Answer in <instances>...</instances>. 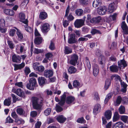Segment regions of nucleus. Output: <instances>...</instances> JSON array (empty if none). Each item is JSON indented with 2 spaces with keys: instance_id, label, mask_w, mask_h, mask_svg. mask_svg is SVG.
<instances>
[{
  "instance_id": "obj_10",
  "label": "nucleus",
  "mask_w": 128,
  "mask_h": 128,
  "mask_svg": "<svg viewBox=\"0 0 128 128\" xmlns=\"http://www.w3.org/2000/svg\"><path fill=\"white\" fill-rule=\"evenodd\" d=\"M106 7L104 6H100L98 8V14L100 15L104 14L107 11Z\"/></svg>"
},
{
  "instance_id": "obj_26",
  "label": "nucleus",
  "mask_w": 128,
  "mask_h": 128,
  "mask_svg": "<svg viewBox=\"0 0 128 128\" xmlns=\"http://www.w3.org/2000/svg\"><path fill=\"white\" fill-rule=\"evenodd\" d=\"M124 124L123 123L119 122L115 123L114 125L113 128H123Z\"/></svg>"
},
{
  "instance_id": "obj_37",
  "label": "nucleus",
  "mask_w": 128,
  "mask_h": 128,
  "mask_svg": "<svg viewBox=\"0 0 128 128\" xmlns=\"http://www.w3.org/2000/svg\"><path fill=\"white\" fill-rule=\"evenodd\" d=\"M64 53L66 54H68L72 52L71 48L68 46H65L64 48Z\"/></svg>"
},
{
  "instance_id": "obj_63",
  "label": "nucleus",
  "mask_w": 128,
  "mask_h": 128,
  "mask_svg": "<svg viewBox=\"0 0 128 128\" xmlns=\"http://www.w3.org/2000/svg\"><path fill=\"white\" fill-rule=\"evenodd\" d=\"M74 19V17L71 14H70L68 17V19L70 21H72Z\"/></svg>"
},
{
  "instance_id": "obj_52",
  "label": "nucleus",
  "mask_w": 128,
  "mask_h": 128,
  "mask_svg": "<svg viewBox=\"0 0 128 128\" xmlns=\"http://www.w3.org/2000/svg\"><path fill=\"white\" fill-rule=\"evenodd\" d=\"M117 15L116 14L114 13L113 15L110 16L109 17V18L111 20H114L116 19Z\"/></svg>"
},
{
  "instance_id": "obj_43",
  "label": "nucleus",
  "mask_w": 128,
  "mask_h": 128,
  "mask_svg": "<svg viewBox=\"0 0 128 128\" xmlns=\"http://www.w3.org/2000/svg\"><path fill=\"white\" fill-rule=\"evenodd\" d=\"M92 35H94L96 34H101L102 33L99 30L95 29H92L90 32Z\"/></svg>"
},
{
  "instance_id": "obj_41",
  "label": "nucleus",
  "mask_w": 128,
  "mask_h": 128,
  "mask_svg": "<svg viewBox=\"0 0 128 128\" xmlns=\"http://www.w3.org/2000/svg\"><path fill=\"white\" fill-rule=\"evenodd\" d=\"M16 30H17L16 34L19 39L20 40H22L23 38L22 34L20 30L17 29H16Z\"/></svg>"
},
{
  "instance_id": "obj_48",
  "label": "nucleus",
  "mask_w": 128,
  "mask_h": 128,
  "mask_svg": "<svg viewBox=\"0 0 128 128\" xmlns=\"http://www.w3.org/2000/svg\"><path fill=\"white\" fill-rule=\"evenodd\" d=\"M77 122L80 124H84L86 123V121L83 117L78 118L77 120Z\"/></svg>"
},
{
  "instance_id": "obj_11",
  "label": "nucleus",
  "mask_w": 128,
  "mask_h": 128,
  "mask_svg": "<svg viewBox=\"0 0 128 128\" xmlns=\"http://www.w3.org/2000/svg\"><path fill=\"white\" fill-rule=\"evenodd\" d=\"M12 91L13 92L20 97L23 98H24L25 97L24 92L20 88H18L16 90H13Z\"/></svg>"
},
{
  "instance_id": "obj_40",
  "label": "nucleus",
  "mask_w": 128,
  "mask_h": 128,
  "mask_svg": "<svg viewBox=\"0 0 128 128\" xmlns=\"http://www.w3.org/2000/svg\"><path fill=\"white\" fill-rule=\"evenodd\" d=\"M114 78L116 80H119L120 82L121 81L120 77L118 75L115 74L112 75L111 76V79H113Z\"/></svg>"
},
{
  "instance_id": "obj_57",
  "label": "nucleus",
  "mask_w": 128,
  "mask_h": 128,
  "mask_svg": "<svg viewBox=\"0 0 128 128\" xmlns=\"http://www.w3.org/2000/svg\"><path fill=\"white\" fill-rule=\"evenodd\" d=\"M39 64L37 62L35 63L33 65V67L34 69L36 71L38 70V65Z\"/></svg>"
},
{
  "instance_id": "obj_54",
  "label": "nucleus",
  "mask_w": 128,
  "mask_h": 128,
  "mask_svg": "<svg viewBox=\"0 0 128 128\" xmlns=\"http://www.w3.org/2000/svg\"><path fill=\"white\" fill-rule=\"evenodd\" d=\"M94 99L96 100H98L99 99L98 93L97 92H95L94 94Z\"/></svg>"
},
{
  "instance_id": "obj_53",
  "label": "nucleus",
  "mask_w": 128,
  "mask_h": 128,
  "mask_svg": "<svg viewBox=\"0 0 128 128\" xmlns=\"http://www.w3.org/2000/svg\"><path fill=\"white\" fill-rule=\"evenodd\" d=\"M8 43L10 48L12 49L14 48V45L12 41L8 40Z\"/></svg>"
},
{
  "instance_id": "obj_36",
  "label": "nucleus",
  "mask_w": 128,
  "mask_h": 128,
  "mask_svg": "<svg viewBox=\"0 0 128 128\" xmlns=\"http://www.w3.org/2000/svg\"><path fill=\"white\" fill-rule=\"evenodd\" d=\"M42 38L41 37H36L34 39V43L37 44H40L42 42Z\"/></svg>"
},
{
  "instance_id": "obj_22",
  "label": "nucleus",
  "mask_w": 128,
  "mask_h": 128,
  "mask_svg": "<svg viewBox=\"0 0 128 128\" xmlns=\"http://www.w3.org/2000/svg\"><path fill=\"white\" fill-rule=\"evenodd\" d=\"M104 115L107 120H110L111 118L112 112L111 110H106L104 114Z\"/></svg>"
},
{
  "instance_id": "obj_47",
  "label": "nucleus",
  "mask_w": 128,
  "mask_h": 128,
  "mask_svg": "<svg viewBox=\"0 0 128 128\" xmlns=\"http://www.w3.org/2000/svg\"><path fill=\"white\" fill-rule=\"evenodd\" d=\"M90 0H79L80 3L82 5H86L89 2Z\"/></svg>"
},
{
  "instance_id": "obj_64",
  "label": "nucleus",
  "mask_w": 128,
  "mask_h": 128,
  "mask_svg": "<svg viewBox=\"0 0 128 128\" xmlns=\"http://www.w3.org/2000/svg\"><path fill=\"white\" fill-rule=\"evenodd\" d=\"M42 124L40 122L38 121L35 124V127L36 128H40Z\"/></svg>"
},
{
  "instance_id": "obj_29",
  "label": "nucleus",
  "mask_w": 128,
  "mask_h": 128,
  "mask_svg": "<svg viewBox=\"0 0 128 128\" xmlns=\"http://www.w3.org/2000/svg\"><path fill=\"white\" fill-rule=\"evenodd\" d=\"M85 66L86 68H88L90 70L91 68V66L88 58L86 57V61L84 63Z\"/></svg>"
},
{
  "instance_id": "obj_19",
  "label": "nucleus",
  "mask_w": 128,
  "mask_h": 128,
  "mask_svg": "<svg viewBox=\"0 0 128 128\" xmlns=\"http://www.w3.org/2000/svg\"><path fill=\"white\" fill-rule=\"evenodd\" d=\"M93 73L94 76H96L99 72L98 67L97 65L95 64L93 66Z\"/></svg>"
},
{
  "instance_id": "obj_27",
  "label": "nucleus",
  "mask_w": 128,
  "mask_h": 128,
  "mask_svg": "<svg viewBox=\"0 0 128 128\" xmlns=\"http://www.w3.org/2000/svg\"><path fill=\"white\" fill-rule=\"evenodd\" d=\"M38 80L39 84L40 86H42L45 84L46 80L44 77H40Z\"/></svg>"
},
{
  "instance_id": "obj_32",
  "label": "nucleus",
  "mask_w": 128,
  "mask_h": 128,
  "mask_svg": "<svg viewBox=\"0 0 128 128\" xmlns=\"http://www.w3.org/2000/svg\"><path fill=\"white\" fill-rule=\"evenodd\" d=\"M76 68L73 66L70 67L68 69V72L70 74L75 73L76 72Z\"/></svg>"
},
{
  "instance_id": "obj_2",
  "label": "nucleus",
  "mask_w": 128,
  "mask_h": 128,
  "mask_svg": "<svg viewBox=\"0 0 128 128\" xmlns=\"http://www.w3.org/2000/svg\"><path fill=\"white\" fill-rule=\"evenodd\" d=\"M32 100L34 108L37 110L40 109L41 107L40 104L42 102L43 99L42 98L34 97L32 98Z\"/></svg>"
},
{
  "instance_id": "obj_55",
  "label": "nucleus",
  "mask_w": 128,
  "mask_h": 128,
  "mask_svg": "<svg viewBox=\"0 0 128 128\" xmlns=\"http://www.w3.org/2000/svg\"><path fill=\"white\" fill-rule=\"evenodd\" d=\"M44 70V66H39L38 70L36 71L39 72H43Z\"/></svg>"
},
{
  "instance_id": "obj_17",
  "label": "nucleus",
  "mask_w": 128,
  "mask_h": 128,
  "mask_svg": "<svg viewBox=\"0 0 128 128\" xmlns=\"http://www.w3.org/2000/svg\"><path fill=\"white\" fill-rule=\"evenodd\" d=\"M75 35L74 34H71L69 36L68 42L69 44L74 43L76 42L75 40Z\"/></svg>"
},
{
  "instance_id": "obj_28",
  "label": "nucleus",
  "mask_w": 128,
  "mask_h": 128,
  "mask_svg": "<svg viewBox=\"0 0 128 128\" xmlns=\"http://www.w3.org/2000/svg\"><path fill=\"white\" fill-rule=\"evenodd\" d=\"M48 17V14L44 12H41L40 14L39 18L42 20L46 19Z\"/></svg>"
},
{
  "instance_id": "obj_4",
  "label": "nucleus",
  "mask_w": 128,
  "mask_h": 128,
  "mask_svg": "<svg viewBox=\"0 0 128 128\" xmlns=\"http://www.w3.org/2000/svg\"><path fill=\"white\" fill-rule=\"evenodd\" d=\"M121 27L123 30L124 34L123 36L125 38L124 41L128 44V37L126 38V34H128V28L124 21H123Z\"/></svg>"
},
{
  "instance_id": "obj_1",
  "label": "nucleus",
  "mask_w": 128,
  "mask_h": 128,
  "mask_svg": "<svg viewBox=\"0 0 128 128\" xmlns=\"http://www.w3.org/2000/svg\"><path fill=\"white\" fill-rule=\"evenodd\" d=\"M66 95V93H64L61 96V98L59 104L60 105H63L64 102ZM74 98L72 96H69L67 97L65 100L66 102L68 104H72L74 103Z\"/></svg>"
},
{
  "instance_id": "obj_6",
  "label": "nucleus",
  "mask_w": 128,
  "mask_h": 128,
  "mask_svg": "<svg viewBox=\"0 0 128 128\" xmlns=\"http://www.w3.org/2000/svg\"><path fill=\"white\" fill-rule=\"evenodd\" d=\"M117 3V1H116V2H115V3L113 2L110 4H109L108 8V12L109 13L113 12L116 8Z\"/></svg>"
},
{
  "instance_id": "obj_15",
  "label": "nucleus",
  "mask_w": 128,
  "mask_h": 128,
  "mask_svg": "<svg viewBox=\"0 0 128 128\" xmlns=\"http://www.w3.org/2000/svg\"><path fill=\"white\" fill-rule=\"evenodd\" d=\"M49 25L48 24H44L42 25L41 27L42 32L43 33L48 32L49 29Z\"/></svg>"
},
{
  "instance_id": "obj_42",
  "label": "nucleus",
  "mask_w": 128,
  "mask_h": 128,
  "mask_svg": "<svg viewBox=\"0 0 128 128\" xmlns=\"http://www.w3.org/2000/svg\"><path fill=\"white\" fill-rule=\"evenodd\" d=\"M73 86L75 88H78L81 86L79 82L77 80L74 81L73 83Z\"/></svg>"
},
{
  "instance_id": "obj_14",
  "label": "nucleus",
  "mask_w": 128,
  "mask_h": 128,
  "mask_svg": "<svg viewBox=\"0 0 128 128\" xmlns=\"http://www.w3.org/2000/svg\"><path fill=\"white\" fill-rule=\"evenodd\" d=\"M54 74L53 70H46L44 71V76L46 78H50Z\"/></svg>"
},
{
  "instance_id": "obj_13",
  "label": "nucleus",
  "mask_w": 128,
  "mask_h": 128,
  "mask_svg": "<svg viewBox=\"0 0 128 128\" xmlns=\"http://www.w3.org/2000/svg\"><path fill=\"white\" fill-rule=\"evenodd\" d=\"M101 108L100 105L98 104H96L94 106L93 113L94 114H96L99 112Z\"/></svg>"
},
{
  "instance_id": "obj_12",
  "label": "nucleus",
  "mask_w": 128,
  "mask_h": 128,
  "mask_svg": "<svg viewBox=\"0 0 128 128\" xmlns=\"http://www.w3.org/2000/svg\"><path fill=\"white\" fill-rule=\"evenodd\" d=\"M100 51L98 50L97 51L96 54L98 56H100L99 58V60L100 62V63L101 64H102L104 62L105 60V58L102 55L100 54Z\"/></svg>"
},
{
  "instance_id": "obj_60",
  "label": "nucleus",
  "mask_w": 128,
  "mask_h": 128,
  "mask_svg": "<svg viewBox=\"0 0 128 128\" xmlns=\"http://www.w3.org/2000/svg\"><path fill=\"white\" fill-rule=\"evenodd\" d=\"M56 110L57 112H60L62 110V108L56 104Z\"/></svg>"
},
{
  "instance_id": "obj_21",
  "label": "nucleus",
  "mask_w": 128,
  "mask_h": 128,
  "mask_svg": "<svg viewBox=\"0 0 128 128\" xmlns=\"http://www.w3.org/2000/svg\"><path fill=\"white\" fill-rule=\"evenodd\" d=\"M102 4V2L101 0H95L92 3L93 6L94 8L100 6Z\"/></svg>"
},
{
  "instance_id": "obj_58",
  "label": "nucleus",
  "mask_w": 128,
  "mask_h": 128,
  "mask_svg": "<svg viewBox=\"0 0 128 128\" xmlns=\"http://www.w3.org/2000/svg\"><path fill=\"white\" fill-rule=\"evenodd\" d=\"M0 25L2 27L5 26V22L4 19H1L0 20Z\"/></svg>"
},
{
  "instance_id": "obj_46",
  "label": "nucleus",
  "mask_w": 128,
  "mask_h": 128,
  "mask_svg": "<svg viewBox=\"0 0 128 128\" xmlns=\"http://www.w3.org/2000/svg\"><path fill=\"white\" fill-rule=\"evenodd\" d=\"M119 112L120 114H124L125 111V108L123 106H121L118 109Z\"/></svg>"
},
{
  "instance_id": "obj_45",
  "label": "nucleus",
  "mask_w": 128,
  "mask_h": 128,
  "mask_svg": "<svg viewBox=\"0 0 128 128\" xmlns=\"http://www.w3.org/2000/svg\"><path fill=\"white\" fill-rule=\"evenodd\" d=\"M28 24L24 26V28L28 32H32V29L28 25Z\"/></svg>"
},
{
  "instance_id": "obj_51",
  "label": "nucleus",
  "mask_w": 128,
  "mask_h": 128,
  "mask_svg": "<svg viewBox=\"0 0 128 128\" xmlns=\"http://www.w3.org/2000/svg\"><path fill=\"white\" fill-rule=\"evenodd\" d=\"M51 111L50 108H48L46 109L44 111V113L46 116L50 114Z\"/></svg>"
},
{
  "instance_id": "obj_31",
  "label": "nucleus",
  "mask_w": 128,
  "mask_h": 128,
  "mask_svg": "<svg viewBox=\"0 0 128 128\" xmlns=\"http://www.w3.org/2000/svg\"><path fill=\"white\" fill-rule=\"evenodd\" d=\"M49 48L52 50H53L55 49L56 47L54 40H51Z\"/></svg>"
},
{
  "instance_id": "obj_3",
  "label": "nucleus",
  "mask_w": 128,
  "mask_h": 128,
  "mask_svg": "<svg viewBox=\"0 0 128 128\" xmlns=\"http://www.w3.org/2000/svg\"><path fill=\"white\" fill-rule=\"evenodd\" d=\"M26 87L28 89L33 90L37 86V84L36 79L32 78L29 80V83L26 84Z\"/></svg>"
},
{
  "instance_id": "obj_61",
  "label": "nucleus",
  "mask_w": 128,
  "mask_h": 128,
  "mask_svg": "<svg viewBox=\"0 0 128 128\" xmlns=\"http://www.w3.org/2000/svg\"><path fill=\"white\" fill-rule=\"evenodd\" d=\"M6 122L7 123H12L13 120L10 116H8L6 119Z\"/></svg>"
},
{
  "instance_id": "obj_25",
  "label": "nucleus",
  "mask_w": 128,
  "mask_h": 128,
  "mask_svg": "<svg viewBox=\"0 0 128 128\" xmlns=\"http://www.w3.org/2000/svg\"><path fill=\"white\" fill-rule=\"evenodd\" d=\"M12 59L14 62H19L21 59V58L19 56H16L14 54L12 56Z\"/></svg>"
},
{
  "instance_id": "obj_5",
  "label": "nucleus",
  "mask_w": 128,
  "mask_h": 128,
  "mask_svg": "<svg viewBox=\"0 0 128 128\" xmlns=\"http://www.w3.org/2000/svg\"><path fill=\"white\" fill-rule=\"evenodd\" d=\"M26 50L24 44H19L16 46V51L18 54H22V52H25Z\"/></svg>"
},
{
  "instance_id": "obj_30",
  "label": "nucleus",
  "mask_w": 128,
  "mask_h": 128,
  "mask_svg": "<svg viewBox=\"0 0 128 128\" xmlns=\"http://www.w3.org/2000/svg\"><path fill=\"white\" fill-rule=\"evenodd\" d=\"M120 84L122 87V91L125 92L126 90V88L127 86V85L125 82L122 81H120Z\"/></svg>"
},
{
  "instance_id": "obj_39",
  "label": "nucleus",
  "mask_w": 128,
  "mask_h": 128,
  "mask_svg": "<svg viewBox=\"0 0 128 128\" xmlns=\"http://www.w3.org/2000/svg\"><path fill=\"white\" fill-rule=\"evenodd\" d=\"M11 102V98H8V99H6L4 100V104L6 106H9Z\"/></svg>"
},
{
  "instance_id": "obj_7",
  "label": "nucleus",
  "mask_w": 128,
  "mask_h": 128,
  "mask_svg": "<svg viewBox=\"0 0 128 128\" xmlns=\"http://www.w3.org/2000/svg\"><path fill=\"white\" fill-rule=\"evenodd\" d=\"M78 56L76 54H74L71 56V60L68 63L73 66H75L77 63L78 60Z\"/></svg>"
},
{
  "instance_id": "obj_50",
  "label": "nucleus",
  "mask_w": 128,
  "mask_h": 128,
  "mask_svg": "<svg viewBox=\"0 0 128 128\" xmlns=\"http://www.w3.org/2000/svg\"><path fill=\"white\" fill-rule=\"evenodd\" d=\"M16 111L17 113L20 115H22L24 112L23 110L21 108H17Z\"/></svg>"
},
{
  "instance_id": "obj_18",
  "label": "nucleus",
  "mask_w": 128,
  "mask_h": 128,
  "mask_svg": "<svg viewBox=\"0 0 128 128\" xmlns=\"http://www.w3.org/2000/svg\"><path fill=\"white\" fill-rule=\"evenodd\" d=\"M56 119L60 123H63L66 121V118L63 115H60L57 117Z\"/></svg>"
},
{
  "instance_id": "obj_62",
  "label": "nucleus",
  "mask_w": 128,
  "mask_h": 128,
  "mask_svg": "<svg viewBox=\"0 0 128 128\" xmlns=\"http://www.w3.org/2000/svg\"><path fill=\"white\" fill-rule=\"evenodd\" d=\"M16 32V30L14 29H12L10 30V36H13L15 34V32Z\"/></svg>"
},
{
  "instance_id": "obj_23",
  "label": "nucleus",
  "mask_w": 128,
  "mask_h": 128,
  "mask_svg": "<svg viewBox=\"0 0 128 128\" xmlns=\"http://www.w3.org/2000/svg\"><path fill=\"white\" fill-rule=\"evenodd\" d=\"M14 70H16L18 69H20L23 68L25 66V63L24 62H22L20 64H14Z\"/></svg>"
},
{
  "instance_id": "obj_49",
  "label": "nucleus",
  "mask_w": 128,
  "mask_h": 128,
  "mask_svg": "<svg viewBox=\"0 0 128 128\" xmlns=\"http://www.w3.org/2000/svg\"><path fill=\"white\" fill-rule=\"evenodd\" d=\"M83 12V10L81 9H78L76 11V14L78 16H81Z\"/></svg>"
},
{
  "instance_id": "obj_16",
  "label": "nucleus",
  "mask_w": 128,
  "mask_h": 128,
  "mask_svg": "<svg viewBox=\"0 0 128 128\" xmlns=\"http://www.w3.org/2000/svg\"><path fill=\"white\" fill-rule=\"evenodd\" d=\"M118 68H122L127 66V64L126 62L124 60H122L118 61Z\"/></svg>"
},
{
  "instance_id": "obj_59",
  "label": "nucleus",
  "mask_w": 128,
  "mask_h": 128,
  "mask_svg": "<svg viewBox=\"0 0 128 128\" xmlns=\"http://www.w3.org/2000/svg\"><path fill=\"white\" fill-rule=\"evenodd\" d=\"M24 71L25 74L27 75L30 72L29 68L27 67H25Z\"/></svg>"
},
{
  "instance_id": "obj_33",
  "label": "nucleus",
  "mask_w": 128,
  "mask_h": 128,
  "mask_svg": "<svg viewBox=\"0 0 128 128\" xmlns=\"http://www.w3.org/2000/svg\"><path fill=\"white\" fill-rule=\"evenodd\" d=\"M122 100V98L121 96H118L116 101L114 102V104L115 106H118L120 104Z\"/></svg>"
},
{
  "instance_id": "obj_20",
  "label": "nucleus",
  "mask_w": 128,
  "mask_h": 128,
  "mask_svg": "<svg viewBox=\"0 0 128 128\" xmlns=\"http://www.w3.org/2000/svg\"><path fill=\"white\" fill-rule=\"evenodd\" d=\"M44 52L43 49H39L38 48H34L33 49L31 46V52L32 53V52H33L34 54H38L40 53H42Z\"/></svg>"
},
{
  "instance_id": "obj_34",
  "label": "nucleus",
  "mask_w": 128,
  "mask_h": 128,
  "mask_svg": "<svg viewBox=\"0 0 128 128\" xmlns=\"http://www.w3.org/2000/svg\"><path fill=\"white\" fill-rule=\"evenodd\" d=\"M113 94L112 93H110L108 94L106 96L104 100V103L106 104L108 102L109 100L111 98Z\"/></svg>"
},
{
  "instance_id": "obj_38",
  "label": "nucleus",
  "mask_w": 128,
  "mask_h": 128,
  "mask_svg": "<svg viewBox=\"0 0 128 128\" xmlns=\"http://www.w3.org/2000/svg\"><path fill=\"white\" fill-rule=\"evenodd\" d=\"M111 83L110 80V79H107L106 81L104 88L106 90H107L110 86Z\"/></svg>"
},
{
  "instance_id": "obj_56",
  "label": "nucleus",
  "mask_w": 128,
  "mask_h": 128,
  "mask_svg": "<svg viewBox=\"0 0 128 128\" xmlns=\"http://www.w3.org/2000/svg\"><path fill=\"white\" fill-rule=\"evenodd\" d=\"M53 56V54L52 53L50 52L48 53L45 54L46 57L48 59H49V58H52Z\"/></svg>"
},
{
  "instance_id": "obj_24",
  "label": "nucleus",
  "mask_w": 128,
  "mask_h": 128,
  "mask_svg": "<svg viewBox=\"0 0 128 128\" xmlns=\"http://www.w3.org/2000/svg\"><path fill=\"white\" fill-rule=\"evenodd\" d=\"M110 68L111 71L113 72H117L118 70V68L115 64H113L110 66Z\"/></svg>"
},
{
  "instance_id": "obj_44",
  "label": "nucleus",
  "mask_w": 128,
  "mask_h": 128,
  "mask_svg": "<svg viewBox=\"0 0 128 128\" xmlns=\"http://www.w3.org/2000/svg\"><path fill=\"white\" fill-rule=\"evenodd\" d=\"M121 119L125 123L128 122V116L123 115L121 117Z\"/></svg>"
},
{
  "instance_id": "obj_9",
  "label": "nucleus",
  "mask_w": 128,
  "mask_h": 128,
  "mask_svg": "<svg viewBox=\"0 0 128 128\" xmlns=\"http://www.w3.org/2000/svg\"><path fill=\"white\" fill-rule=\"evenodd\" d=\"M24 14L22 13H20L19 14L18 18L20 21L22 22L25 24H27L28 23L27 19H25Z\"/></svg>"
},
{
  "instance_id": "obj_35",
  "label": "nucleus",
  "mask_w": 128,
  "mask_h": 128,
  "mask_svg": "<svg viewBox=\"0 0 128 128\" xmlns=\"http://www.w3.org/2000/svg\"><path fill=\"white\" fill-rule=\"evenodd\" d=\"M119 115L118 113L117 112H115L113 118V122L119 120Z\"/></svg>"
},
{
  "instance_id": "obj_8",
  "label": "nucleus",
  "mask_w": 128,
  "mask_h": 128,
  "mask_svg": "<svg viewBox=\"0 0 128 128\" xmlns=\"http://www.w3.org/2000/svg\"><path fill=\"white\" fill-rule=\"evenodd\" d=\"M84 20L82 19H77L75 21L74 24L75 27L77 28H80L83 26Z\"/></svg>"
}]
</instances>
